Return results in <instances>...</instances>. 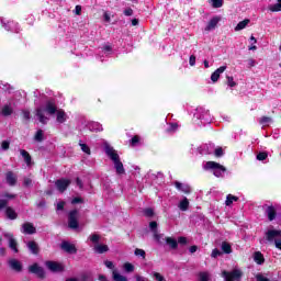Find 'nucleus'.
<instances>
[{"label":"nucleus","instance_id":"obj_33","mask_svg":"<svg viewBox=\"0 0 281 281\" xmlns=\"http://www.w3.org/2000/svg\"><path fill=\"white\" fill-rule=\"evenodd\" d=\"M190 206V202L188 201V198H184L180 203H179V209L182 212L188 211V207Z\"/></svg>","mask_w":281,"mask_h":281},{"label":"nucleus","instance_id":"obj_32","mask_svg":"<svg viewBox=\"0 0 281 281\" xmlns=\"http://www.w3.org/2000/svg\"><path fill=\"white\" fill-rule=\"evenodd\" d=\"M166 243L167 245H169V247H171L172 249H177V247H179V244L177 243V239L172 238V237H167L166 238Z\"/></svg>","mask_w":281,"mask_h":281},{"label":"nucleus","instance_id":"obj_36","mask_svg":"<svg viewBox=\"0 0 281 281\" xmlns=\"http://www.w3.org/2000/svg\"><path fill=\"white\" fill-rule=\"evenodd\" d=\"M222 250L224 251V254H232V245H229L226 241L222 243Z\"/></svg>","mask_w":281,"mask_h":281},{"label":"nucleus","instance_id":"obj_34","mask_svg":"<svg viewBox=\"0 0 281 281\" xmlns=\"http://www.w3.org/2000/svg\"><path fill=\"white\" fill-rule=\"evenodd\" d=\"M94 251H97V254H105V251H109V246L97 245V246H94Z\"/></svg>","mask_w":281,"mask_h":281},{"label":"nucleus","instance_id":"obj_51","mask_svg":"<svg viewBox=\"0 0 281 281\" xmlns=\"http://www.w3.org/2000/svg\"><path fill=\"white\" fill-rule=\"evenodd\" d=\"M215 157H223V148L222 147H217L214 150Z\"/></svg>","mask_w":281,"mask_h":281},{"label":"nucleus","instance_id":"obj_18","mask_svg":"<svg viewBox=\"0 0 281 281\" xmlns=\"http://www.w3.org/2000/svg\"><path fill=\"white\" fill-rule=\"evenodd\" d=\"M221 21V18L214 16L209 21V24L205 27V32H212V30H216V26L218 25V22Z\"/></svg>","mask_w":281,"mask_h":281},{"label":"nucleus","instance_id":"obj_54","mask_svg":"<svg viewBox=\"0 0 281 281\" xmlns=\"http://www.w3.org/2000/svg\"><path fill=\"white\" fill-rule=\"evenodd\" d=\"M77 203H85V200H82V198H74L71 204L77 205Z\"/></svg>","mask_w":281,"mask_h":281},{"label":"nucleus","instance_id":"obj_38","mask_svg":"<svg viewBox=\"0 0 281 281\" xmlns=\"http://www.w3.org/2000/svg\"><path fill=\"white\" fill-rule=\"evenodd\" d=\"M123 268L126 271V273H133V271H135V266H133V263L131 262L124 263Z\"/></svg>","mask_w":281,"mask_h":281},{"label":"nucleus","instance_id":"obj_45","mask_svg":"<svg viewBox=\"0 0 281 281\" xmlns=\"http://www.w3.org/2000/svg\"><path fill=\"white\" fill-rule=\"evenodd\" d=\"M135 256H139L140 258H146V251L144 249L136 248L134 251Z\"/></svg>","mask_w":281,"mask_h":281},{"label":"nucleus","instance_id":"obj_62","mask_svg":"<svg viewBox=\"0 0 281 281\" xmlns=\"http://www.w3.org/2000/svg\"><path fill=\"white\" fill-rule=\"evenodd\" d=\"M135 280H136V281H148V278L142 277V276H139V274H136V276H135Z\"/></svg>","mask_w":281,"mask_h":281},{"label":"nucleus","instance_id":"obj_25","mask_svg":"<svg viewBox=\"0 0 281 281\" xmlns=\"http://www.w3.org/2000/svg\"><path fill=\"white\" fill-rule=\"evenodd\" d=\"M149 229L153 232L155 240H160L161 235L157 232V222H150Z\"/></svg>","mask_w":281,"mask_h":281},{"label":"nucleus","instance_id":"obj_3","mask_svg":"<svg viewBox=\"0 0 281 281\" xmlns=\"http://www.w3.org/2000/svg\"><path fill=\"white\" fill-rule=\"evenodd\" d=\"M204 170H212L214 177H223V175H225V172H227V169L216 162V161H206L205 165L203 166Z\"/></svg>","mask_w":281,"mask_h":281},{"label":"nucleus","instance_id":"obj_11","mask_svg":"<svg viewBox=\"0 0 281 281\" xmlns=\"http://www.w3.org/2000/svg\"><path fill=\"white\" fill-rule=\"evenodd\" d=\"M263 209H265V213H266V215L268 217V221H276V216H278V213L276 211V206H273V205H265Z\"/></svg>","mask_w":281,"mask_h":281},{"label":"nucleus","instance_id":"obj_42","mask_svg":"<svg viewBox=\"0 0 281 281\" xmlns=\"http://www.w3.org/2000/svg\"><path fill=\"white\" fill-rule=\"evenodd\" d=\"M79 146H80L81 150L83 153H86V155H91V148H89L87 144L79 143Z\"/></svg>","mask_w":281,"mask_h":281},{"label":"nucleus","instance_id":"obj_39","mask_svg":"<svg viewBox=\"0 0 281 281\" xmlns=\"http://www.w3.org/2000/svg\"><path fill=\"white\" fill-rule=\"evenodd\" d=\"M212 8H223V0H209Z\"/></svg>","mask_w":281,"mask_h":281},{"label":"nucleus","instance_id":"obj_10","mask_svg":"<svg viewBox=\"0 0 281 281\" xmlns=\"http://www.w3.org/2000/svg\"><path fill=\"white\" fill-rule=\"evenodd\" d=\"M21 233L32 236V234H36V227L34 226V224L25 222L21 226Z\"/></svg>","mask_w":281,"mask_h":281},{"label":"nucleus","instance_id":"obj_7","mask_svg":"<svg viewBox=\"0 0 281 281\" xmlns=\"http://www.w3.org/2000/svg\"><path fill=\"white\" fill-rule=\"evenodd\" d=\"M68 227L70 229H78V210H72L68 214Z\"/></svg>","mask_w":281,"mask_h":281},{"label":"nucleus","instance_id":"obj_5","mask_svg":"<svg viewBox=\"0 0 281 281\" xmlns=\"http://www.w3.org/2000/svg\"><path fill=\"white\" fill-rule=\"evenodd\" d=\"M222 276L225 281H240V279L243 278V271H240L238 269H234L231 272L227 270H224L222 272Z\"/></svg>","mask_w":281,"mask_h":281},{"label":"nucleus","instance_id":"obj_1","mask_svg":"<svg viewBox=\"0 0 281 281\" xmlns=\"http://www.w3.org/2000/svg\"><path fill=\"white\" fill-rule=\"evenodd\" d=\"M57 111L58 108L56 106V102L54 100H48L46 101L45 108L38 106L35 109V115L41 124H47L49 117L45 116V112L48 113V115H55Z\"/></svg>","mask_w":281,"mask_h":281},{"label":"nucleus","instance_id":"obj_49","mask_svg":"<svg viewBox=\"0 0 281 281\" xmlns=\"http://www.w3.org/2000/svg\"><path fill=\"white\" fill-rule=\"evenodd\" d=\"M91 243H99L100 241V235L93 234L90 237Z\"/></svg>","mask_w":281,"mask_h":281},{"label":"nucleus","instance_id":"obj_58","mask_svg":"<svg viewBox=\"0 0 281 281\" xmlns=\"http://www.w3.org/2000/svg\"><path fill=\"white\" fill-rule=\"evenodd\" d=\"M8 207V200H0V210H5Z\"/></svg>","mask_w":281,"mask_h":281},{"label":"nucleus","instance_id":"obj_50","mask_svg":"<svg viewBox=\"0 0 281 281\" xmlns=\"http://www.w3.org/2000/svg\"><path fill=\"white\" fill-rule=\"evenodd\" d=\"M189 65L191 67H194V65H196V56L194 55H191L190 58H189Z\"/></svg>","mask_w":281,"mask_h":281},{"label":"nucleus","instance_id":"obj_41","mask_svg":"<svg viewBox=\"0 0 281 281\" xmlns=\"http://www.w3.org/2000/svg\"><path fill=\"white\" fill-rule=\"evenodd\" d=\"M34 139H35V142H43V139H44L43 130H38L35 133Z\"/></svg>","mask_w":281,"mask_h":281},{"label":"nucleus","instance_id":"obj_2","mask_svg":"<svg viewBox=\"0 0 281 281\" xmlns=\"http://www.w3.org/2000/svg\"><path fill=\"white\" fill-rule=\"evenodd\" d=\"M105 154L111 159V161H113L116 175H124L126 170H124V164H122V160H120V155L117 154V151H115L113 147L106 145Z\"/></svg>","mask_w":281,"mask_h":281},{"label":"nucleus","instance_id":"obj_46","mask_svg":"<svg viewBox=\"0 0 281 281\" xmlns=\"http://www.w3.org/2000/svg\"><path fill=\"white\" fill-rule=\"evenodd\" d=\"M144 214L145 216H147V218H151V216H155V212L153 211V209H145Z\"/></svg>","mask_w":281,"mask_h":281},{"label":"nucleus","instance_id":"obj_61","mask_svg":"<svg viewBox=\"0 0 281 281\" xmlns=\"http://www.w3.org/2000/svg\"><path fill=\"white\" fill-rule=\"evenodd\" d=\"M124 14H125V16H133V9H131V8L125 9Z\"/></svg>","mask_w":281,"mask_h":281},{"label":"nucleus","instance_id":"obj_35","mask_svg":"<svg viewBox=\"0 0 281 281\" xmlns=\"http://www.w3.org/2000/svg\"><path fill=\"white\" fill-rule=\"evenodd\" d=\"M234 201H238V196L228 194L225 201V205L229 206Z\"/></svg>","mask_w":281,"mask_h":281},{"label":"nucleus","instance_id":"obj_22","mask_svg":"<svg viewBox=\"0 0 281 281\" xmlns=\"http://www.w3.org/2000/svg\"><path fill=\"white\" fill-rule=\"evenodd\" d=\"M7 218H10V221H16L19 217V214H16V211L12 209L11 206H7L5 209Z\"/></svg>","mask_w":281,"mask_h":281},{"label":"nucleus","instance_id":"obj_8","mask_svg":"<svg viewBox=\"0 0 281 281\" xmlns=\"http://www.w3.org/2000/svg\"><path fill=\"white\" fill-rule=\"evenodd\" d=\"M1 23H2V27H4V30H7V32H15L19 33V23L14 22V21H7L2 18L0 19Z\"/></svg>","mask_w":281,"mask_h":281},{"label":"nucleus","instance_id":"obj_29","mask_svg":"<svg viewBox=\"0 0 281 281\" xmlns=\"http://www.w3.org/2000/svg\"><path fill=\"white\" fill-rule=\"evenodd\" d=\"M20 154L23 157L25 164L30 166V164H32V156H30V153H27L25 149H22L20 150Z\"/></svg>","mask_w":281,"mask_h":281},{"label":"nucleus","instance_id":"obj_28","mask_svg":"<svg viewBox=\"0 0 281 281\" xmlns=\"http://www.w3.org/2000/svg\"><path fill=\"white\" fill-rule=\"evenodd\" d=\"M112 280L114 281H128V278L122 276L117 270L112 271Z\"/></svg>","mask_w":281,"mask_h":281},{"label":"nucleus","instance_id":"obj_13","mask_svg":"<svg viewBox=\"0 0 281 281\" xmlns=\"http://www.w3.org/2000/svg\"><path fill=\"white\" fill-rule=\"evenodd\" d=\"M29 271L35 273L38 278H45V270L41 268L38 263L30 266Z\"/></svg>","mask_w":281,"mask_h":281},{"label":"nucleus","instance_id":"obj_9","mask_svg":"<svg viewBox=\"0 0 281 281\" xmlns=\"http://www.w3.org/2000/svg\"><path fill=\"white\" fill-rule=\"evenodd\" d=\"M55 186L58 190V192H65V190H67V188H69V186H71V180L69 179H58L57 181H55Z\"/></svg>","mask_w":281,"mask_h":281},{"label":"nucleus","instance_id":"obj_23","mask_svg":"<svg viewBox=\"0 0 281 281\" xmlns=\"http://www.w3.org/2000/svg\"><path fill=\"white\" fill-rule=\"evenodd\" d=\"M26 247L31 251V254L35 256L38 254V244H36V241L34 240L27 241Z\"/></svg>","mask_w":281,"mask_h":281},{"label":"nucleus","instance_id":"obj_57","mask_svg":"<svg viewBox=\"0 0 281 281\" xmlns=\"http://www.w3.org/2000/svg\"><path fill=\"white\" fill-rule=\"evenodd\" d=\"M256 280L257 281H269V279L267 277H265L263 274H257L256 276Z\"/></svg>","mask_w":281,"mask_h":281},{"label":"nucleus","instance_id":"obj_12","mask_svg":"<svg viewBox=\"0 0 281 281\" xmlns=\"http://www.w3.org/2000/svg\"><path fill=\"white\" fill-rule=\"evenodd\" d=\"M46 267L49 269V271H53V273H58L65 269L63 265L56 261H46Z\"/></svg>","mask_w":281,"mask_h":281},{"label":"nucleus","instance_id":"obj_4","mask_svg":"<svg viewBox=\"0 0 281 281\" xmlns=\"http://www.w3.org/2000/svg\"><path fill=\"white\" fill-rule=\"evenodd\" d=\"M194 117L201 121V124H211L212 123V115H210V110H205V108H196Z\"/></svg>","mask_w":281,"mask_h":281},{"label":"nucleus","instance_id":"obj_56","mask_svg":"<svg viewBox=\"0 0 281 281\" xmlns=\"http://www.w3.org/2000/svg\"><path fill=\"white\" fill-rule=\"evenodd\" d=\"M103 19L105 23H111V14L109 12L103 13Z\"/></svg>","mask_w":281,"mask_h":281},{"label":"nucleus","instance_id":"obj_44","mask_svg":"<svg viewBox=\"0 0 281 281\" xmlns=\"http://www.w3.org/2000/svg\"><path fill=\"white\" fill-rule=\"evenodd\" d=\"M153 278L156 281H166V278L164 276H161V273H159V272H153Z\"/></svg>","mask_w":281,"mask_h":281},{"label":"nucleus","instance_id":"obj_15","mask_svg":"<svg viewBox=\"0 0 281 281\" xmlns=\"http://www.w3.org/2000/svg\"><path fill=\"white\" fill-rule=\"evenodd\" d=\"M175 186L179 192H183L184 194H190L192 192V188L188 183H181L179 181L175 182Z\"/></svg>","mask_w":281,"mask_h":281},{"label":"nucleus","instance_id":"obj_6","mask_svg":"<svg viewBox=\"0 0 281 281\" xmlns=\"http://www.w3.org/2000/svg\"><path fill=\"white\" fill-rule=\"evenodd\" d=\"M3 237L9 243V249H11L14 254H19V243L14 238V234H12V233H3Z\"/></svg>","mask_w":281,"mask_h":281},{"label":"nucleus","instance_id":"obj_53","mask_svg":"<svg viewBox=\"0 0 281 281\" xmlns=\"http://www.w3.org/2000/svg\"><path fill=\"white\" fill-rule=\"evenodd\" d=\"M23 186H24L25 188L32 187V180H31L30 178H24V180H23Z\"/></svg>","mask_w":281,"mask_h":281},{"label":"nucleus","instance_id":"obj_43","mask_svg":"<svg viewBox=\"0 0 281 281\" xmlns=\"http://www.w3.org/2000/svg\"><path fill=\"white\" fill-rule=\"evenodd\" d=\"M267 157H269V154L267 151H260L257 155V159L258 161H265V159H267Z\"/></svg>","mask_w":281,"mask_h":281},{"label":"nucleus","instance_id":"obj_64","mask_svg":"<svg viewBox=\"0 0 281 281\" xmlns=\"http://www.w3.org/2000/svg\"><path fill=\"white\" fill-rule=\"evenodd\" d=\"M274 245H276L277 249L281 250V239H276Z\"/></svg>","mask_w":281,"mask_h":281},{"label":"nucleus","instance_id":"obj_37","mask_svg":"<svg viewBox=\"0 0 281 281\" xmlns=\"http://www.w3.org/2000/svg\"><path fill=\"white\" fill-rule=\"evenodd\" d=\"M271 122H273V119L269 116H262L261 119H259V124H262L263 126H267V124H271Z\"/></svg>","mask_w":281,"mask_h":281},{"label":"nucleus","instance_id":"obj_27","mask_svg":"<svg viewBox=\"0 0 281 281\" xmlns=\"http://www.w3.org/2000/svg\"><path fill=\"white\" fill-rule=\"evenodd\" d=\"M254 260L257 265H265V256L260 251L254 254Z\"/></svg>","mask_w":281,"mask_h":281},{"label":"nucleus","instance_id":"obj_20","mask_svg":"<svg viewBox=\"0 0 281 281\" xmlns=\"http://www.w3.org/2000/svg\"><path fill=\"white\" fill-rule=\"evenodd\" d=\"M12 113H14V109L12 108V104H4L1 109V115H3V117H9V115H12Z\"/></svg>","mask_w":281,"mask_h":281},{"label":"nucleus","instance_id":"obj_31","mask_svg":"<svg viewBox=\"0 0 281 281\" xmlns=\"http://www.w3.org/2000/svg\"><path fill=\"white\" fill-rule=\"evenodd\" d=\"M268 10H270V12H281V0H278V3L270 4Z\"/></svg>","mask_w":281,"mask_h":281},{"label":"nucleus","instance_id":"obj_63","mask_svg":"<svg viewBox=\"0 0 281 281\" xmlns=\"http://www.w3.org/2000/svg\"><path fill=\"white\" fill-rule=\"evenodd\" d=\"M247 63H248V67H256V61H255L254 58H249V59L247 60Z\"/></svg>","mask_w":281,"mask_h":281},{"label":"nucleus","instance_id":"obj_52","mask_svg":"<svg viewBox=\"0 0 281 281\" xmlns=\"http://www.w3.org/2000/svg\"><path fill=\"white\" fill-rule=\"evenodd\" d=\"M222 254L223 252H221V250L215 248V249H213L211 256H212V258H218V256H222Z\"/></svg>","mask_w":281,"mask_h":281},{"label":"nucleus","instance_id":"obj_26","mask_svg":"<svg viewBox=\"0 0 281 281\" xmlns=\"http://www.w3.org/2000/svg\"><path fill=\"white\" fill-rule=\"evenodd\" d=\"M57 122L59 124H65V122H67V113H65L64 110H57Z\"/></svg>","mask_w":281,"mask_h":281},{"label":"nucleus","instance_id":"obj_60","mask_svg":"<svg viewBox=\"0 0 281 281\" xmlns=\"http://www.w3.org/2000/svg\"><path fill=\"white\" fill-rule=\"evenodd\" d=\"M57 211H63L65 210V201H60L57 203Z\"/></svg>","mask_w":281,"mask_h":281},{"label":"nucleus","instance_id":"obj_55","mask_svg":"<svg viewBox=\"0 0 281 281\" xmlns=\"http://www.w3.org/2000/svg\"><path fill=\"white\" fill-rule=\"evenodd\" d=\"M2 150H8L10 148V142L3 140L1 144Z\"/></svg>","mask_w":281,"mask_h":281},{"label":"nucleus","instance_id":"obj_47","mask_svg":"<svg viewBox=\"0 0 281 281\" xmlns=\"http://www.w3.org/2000/svg\"><path fill=\"white\" fill-rule=\"evenodd\" d=\"M22 115H23V119L26 121H30L32 117L30 110H22Z\"/></svg>","mask_w":281,"mask_h":281},{"label":"nucleus","instance_id":"obj_40","mask_svg":"<svg viewBox=\"0 0 281 281\" xmlns=\"http://www.w3.org/2000/svg\"><path fill=\"white\" fill-rule=\"evenodd\" d=\"M199 281H210V272H200Z\"/></svg>","mask_w":281,"mask_h":281},{"label":"nucleus","instance_id":"obj_17","mask_svg":"<svg viewBox=\"0 0 281 281\" xmlns=\"http://www.w3.org/2000/svg\"><path fill=\"white\" fill-rule=\"evenodd\" d=\"M86 126L91 133H100L102 131V124L98 122H89Z\"/></svg>","mask_w":281,"mask_h":281},{"label":"nucleus","instance_id":"obj_16","mask_svg":"<svg viewBox=\"0 0 281 281\" xmlns=\"http://www.w3.org/2000/svg\"><path fill=\"white\" fill-rule=\"evenodd\" d=\"M61 249L67 254H77L78 251V249H76V246L74 244H70L69 241H64L61 244Z\"/></svg>","mask_w":281,"mask_h":281},{"label":"nucleus","instance_id":"obj_19","mask_svg":"<svg viewBox=\"0 0 281 281\" xmlns=\"http://www.w3.org/2000/svg\"><path fill=\"white\" fill-rule=\"evenodd\" d=\"M227 69V66H221L217 68L212 75L211 80L212 82H218V78H221V74H223Z\"/></svg>","mask_w":281,"mask_h":281},{"label":"nucleus","instance_id":"obj_24","mask_svg":"<svg viewBox=\"0 0 281 281\" xmlns=\"http://www.w3.org/2000/svg\"><path fill=\"white\" fill-rule=\"evenodd\" d=\"M5 179L9 186H16V175H14V172L12 171L7 172Z\"/></svg>","mask_w":281,"mask_h":281},{"label":"nucleus","instance_id":"obj_30","mask_svg":"<svg viewBox=\"0 0 281 281\" xmlns=\"http://www.w3.org/2000/svg\"><path fill=\"white\" fill-rule=\"evenodd\" d=\"M249 19H246L244 21H240L236 26H235V32H240V30H245L247 25H249Z\"/></svg>","mask_w":281,"mask_h":281},{"label":"nucleus","instance_id":"obj_59","mask_svg":"<svg viewBox=\"0 0 281 281\" xmlns=\"http://www.w3.org/2000/svg\"><path fill=\"white\" fill-rule=\"evenodd\" d=\"M104 265L108 269H115V266L113 265V261L105 260Z\"/></svg>","mask_w":281,"mask_h":281},{"label":"nucleus","instance_id":"obj_48","mask_svg":"<svg viewBox=\"0 0 281 281\" xmlns=\"http://www.w3.org/2000/svg\"><path fill=\"white\" fill-rule=\"evenodd\" d=\"M226 80H227V86L228 87H236V82L234 81V77L227 76Z\"/></svg>","mask_w":281,"mask_h":281},{"label":"nucleus","instance_id":"obj_21","mask_svg":"<svg viewBox=\"0 0 281 281\" xmlns=\"http://www.w3.org/2000/svg\"><path fill=\"white\" fill-rule=\"evenodd\" d=\"M9 267L13 269V271H22L23 266L21 265V261L16 259H10L9 260Z\"/></svg>","mask_w":281,"mask_h":281},{"label":"nucleus","instance_id":"obj_14","mask_svg":"<svg viewBox=\"0 0 281 281\" xmlns=\"http://www.w3.org/2000/svg\"><path fill=\"white\" fill-rule=\"evenodd\" d=\"M281 236V231L278 229H270L266 233V238L269 243H273L276 238H280Z\"/></svg>","mask_w":281,"mask_h":281}]
</instances>
